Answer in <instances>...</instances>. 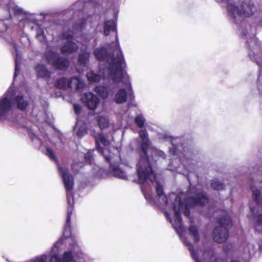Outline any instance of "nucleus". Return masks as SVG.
<instances>
[{"instance_id": "nucleus-1", "label": "nucleus", "mask_w": 262, "mask_h": 262, "mask_svg": "<svg viewBox=\"0 0 262 262\" xmlns=\"http://www.w3.org/2000/svg\"><path fill=\"white\" fill-rule=\"evenodd\" d=\"M215 1L221 2L222 6L226 8L228 19L241 31V37L245 40L250 60H256V56L262 55V42L256 37L257 32L262 30V7L250 21L243 17H250L255 12L256 7L252 0L242 1L239 7L233 0Z\"/></svg>"}, {"instance_id": "nucleus-2", "label": "nucleus", "mask_w": 262, "mask_h": 262, "mask_svg": "<svg viewBox=\"0 0 262 262\" xmlns=\"http://www.w3.org/2000/svg\"><path fill=\"white\" fill-rule=\"evenodd\" d=\"M117 21L114 19H107L104 21L103 33L105 36L110 34V31L117 33ZM116 43L112 51L105 46L97 47L93 51V54L97 60L105 61L106 65L103 66L99 64V71L104 75L106 71L109 76L114 80H119L123 74H126V63L120 46L117 34L116 35Z\"/></svg>"}, {"instance_id": "nucleus-3", "label": "nucleus", "mask_w": 262, "mask_h": 262, "mask_svg": "<svg viewBox=\"0 0 262 262\" xmlns=\"http://www.w3.org/2000/svg\"><path fill=\"white\" fill-rule=\"evenodd\" d=\"M165 138L171 143L170 153L179 157L184 168L189 171L194 170L202 155L199 149L194 146L191 135L188 134L180 137L165 136Z\"/></svg>"}, {"instance_id": "nucleus-4", "label": "nucleus", "mask_w": 262, "mask_h": 262, "mask_svg": "<svg viewBox=\"0 0 262 262\" xmlns=\"http://www.w3.org/2000/svg\"><path fill=\"white\" fill-rule=\"evenodd\" d=\"M134 123L140 128L138 131L141 141L138 144V151L140 157L137 164V170L140 181L145 182L147 179H154L155 174L151 166V161L148 154L151 144L147 130L145 128L146 119L142 114L137 115L134 118Z\"/></svg>"}, {"instance_id": "nucleus-5", "label": "nucleus", "mask_w": 262, "mask_h": 262, "mask_svg": "<svg viewBox=\"0 0 262 262\" xmlns=\"http://www.w3.org/2000/svg\"><path fill=\"white\" fill-rule=\"evenodd\" d=\"M95 140L96 150L103 156L105 161L109 164L108 171L110 173L118 179L123 180H127L128 178L127 175L124 169L120 166V157H112L110 155H106L104 154V149L100 145V143L104 146L108 145L110 142L106 137L102 133H98L95 137Z\"/></svg>"}, {"instance_id": "nucleus-6", "label": "nucleus", "mask_w": 262, "mask_h": 262, "mask_svg": "<svg viewBox=\"0 0 262 262\" xmlns=\"http://www.w3.org/2000/svg\"><path fill=\"white\" fill-rule=\"evenodd\" d=\"M107 78L110 80L103 84H99L94 88L95 92L102 99H105L108 98L110 95H113L115 90L119 87V84L122 82L126 85L129 89V99L130 101L134 100L135 96L132 88V84L129 80V76L126 74H123L121 79L119 80H114L112 77L108 76L107 73Z\"/></svg>"}, {"instance_id": "nucleus-7", "label": "nucleus", "mask_w": 262, "mask_h": 262, "mask_svg": "<svg viewBox=\"0 0 262 262\" xmlns=\"http://www.w3.org/2000/svg\"><path fill=\"white\" fill-rule=\"evenodd\" d=\"M59 173L62 177L65 189L67 191V199L68 204L67 209V217L64 225L63 235L68 237L71 235L70 217L72 213L73 206L74 204L73 188L74 186L73 178L69 173V170L66 167H59Z\"/></svg>"}, {"instance_id": "nucleus-8", "label": "nucleus", "mask_w": 262, "mask_h": 262, "mask_svg": "<svg viewBox=\"0 0 262 262\" xmlns=\"http://www.w3.org/2000/svg\"><path fill=\"white\" fill-rule=\"evenodd\" d=\"M218 225L212 231V239L217 243H223L229 237V230L232 227L231 217L227 214L220 215L216 221Z\"/></svg>"}, {"instance_id": "nucleus-9", "label": "nucleus", "mask_w": 262, "mask_h": 262, "mask_svg": "<svg viewBox=\"0 0 262 262\" xmlns=\"http://www.w3.org/2000/svg\"><path fill=\"white\" fill-rule=\"evenodd\" d=\"M172 209L174 211V220L173 223L172 224L173 228L178 233L183 243L187 247L192 259L195 261V262H202L199 258L198 251L194 249L193 245L190 242L188 241L184 235L185 228L182 224V218L180 209L178 207H177L176 209L172 207Z\"/></svg>"}, {"instance_id": "nucleus-10", "label": "nucleus", "mask_w": 262, "mask_h": 262, "mask_svg": "<svg viewBox=\"0 0 262 262\" xmlns=\"http://www.w3.org/2000/svg\"><path fill=\"white\" fill-rule=\"evenodd\" d=\"M188 193L191 195L185 197V202L188 206H206L209 201V198L206 191L202 189H198L194 186H190L188 189Z\"/></svg>"}, {"instance_id": "nucleus-11", "label": "nucleus", "mask_w": 262, "mask_h": 262, "mask_svg": "<svg viewBox=\"0 0 262 262\" xmlns=\"http://www.w3.org/2000/svg\"><path fill=\"white\" fill-rule=\"evenodd\" d=\"M14 93L12 88L0 98V120H5L8 118L14 105Z\"/></svg>"}, {"instance_id": "nucleus-12", "label": "nucleus", "mask_w": 262, "mask_h": 262, "mask_svg": "<svg viewBox=\"0 0 262 262\" xmlns=\"http://www.w3.org/2000/svg\"><path fill=\"white\" fill-rule=\"evenodd\" d=\"M184 192L181 191L178 194L171 192L169 196V199H173L172 207L174 209L178 207L180 211L184 210L183 213L185 216L188 217L190 214V209L194 207V206H188L185 202V199L183 198Z\"/></svg>"}, {"instance_id": "nucleus-13", "label": "nucleus", "mask_w": 262, "mask_h": 262, "mask_svg": "<svg viewBox=\"0 0 262 262\" xmlns=\"http://www.w3.org/2000/svg\"><path fill=\"white\" fill-rule=\"evenodd\" d=\"M47 61L55 68L62 70L69 65L68 61L64 58L59 57L58 54L53 52H49L46 54Z\"/></svg>"}, {"instance_id": "nucleus-14", "label": "nucleus", "mask_w": 262, "mask_h": 262, "mask_svg": "<svg viewBox=\"0 0 262 262\" xmlns=\"http://www.w3.org/2000/svg\"><path fill=\"white\" fill-rule=\"evenodd\" d=\"M56 87L59 89L74 88L76 90L81 88L82 84L79 78L75 77L69 80L66 78L58 79L55 83Z\"/></svg>"}, {"instance_id": "nucleus-15", "label": "nucleus", "mask_w": 262, "mask_h": 262, "mask_svg": "<svg viewBox=\"0 0 262 262\" xmlns=\"http://www.w3.org/2000/svg\"><path fill=\"white\" fill-rule=\"evenodd\" d=\"M63 37L66 42L61 49L62 53H70L77 50L78 46L76 43L72 41L73 38L71 34L66 33L63 34Z\"/></svg>"}, {"instance_id": "nucleus-16", "label": "nucleus", "mask_w": 262, "mask_h": 262, "mask_svg": "<svg viewBox=\"0 0 262 262\" xmlns=\"http://www.w3.org/2000/svg\"><path fill=\"white\" fill-rule=\"evenodd\" d=\"M99 102V99L94 94L83 93V104H84L90 110H95Z\"/></svg>"}, {"instance_id": "nucleus-17", "label": "nucleus", "mask_w": 262, "mask_h": 262, "mask_svg": "<svg viewBox=\"0 0 262 262\" xmlns=\"http://www.w3.org/2000/svg\"><path fill=\"white\" fill-rule=\"evenodd\" d=\"M74 255H76L75 251L68 250L64 252L61 258L57 254H51L50 256L51 262H75Z\"/></svg>"}, {"instance_id": "nucleus-18", "label": "nucleus", "mask_w": 262, "mask_h": 262, "mask_svg": "<svg viewBox=\"0 0 262 262\" xmlns=\"http://www.w3.org/2000/svg\"><path fill=\"white\" fill-rule=\"evenodd\" d=\"M127 88V92L125 88H120L118 90L115 95L114 101L118 104H122L126 102L129 97V89Z\"/></svg>"}, {"instance_id": "nucleus-19", "label": "nucleus", "mask_w": 262, "mask_h": 262, "mask_svg": "<svg viewBox=\"0 0 262 262\" xmlns=\"http://www.w3.org/2000/svg\"><path fill=\"white\" fill-rule=\"evenodd\" d=\"M13 102L14 104L16 105L17 108L22 111H26L29 105L28 100L21 94L14 96Z\"/></svg>"}, {"instance_id": "nucleus-20", "label": "nucleus", "mask_w": 262, "mask_h": 262, "mask_svg": "<svg viewBox=\"0 0 262 262\" xmlns=\"http://www.w3.org/2000/svg\"><path fill=\"white\" fill-rule=\"evenodd\" d=\"M107 71L104 75H102L98 71V73H95L93 71H90L86 73V76L90 83L99 82L102 78H107Z\"/></svg>"}, {"instance_id": "nucleus-21", "label": "nucleus", "mask_w": 262, "mask_h": 262, "mask_svg": "<svg viewBox=\"0 0 262 262\" xmlns=\"http://www.w3.org/2000/svg\"><path fill=\"white\" fill-rule=\"evenodd\" d=\"M153 171H154L153 170ZM137 176H138V183L140 184H141V189L142 190V192L144 196V198L145 199L147 200V201H153V198L152 196L151 195H150V194L147 193L145 190V188H144V187L143 186V184L144 183H145L146 182H147L148 181H149L150 182H153L154 181H155L156 180V174H155V172H154V173L155 174V177H154V179H147L145 182H143V183H141L140 181V180H139V176H138V170L137 169Z\"/></svg>"}, {"instance_id": "nucleus-22", "label": "nucleus", "mask_w": 262, "mask_h": 262, "mask_svg": "<svg viewBox=\"0 0 262 262\" xmlns=\"http://www.w3.org/2000/svg\"><path fill=\"white\" fill-rule=\"evenodd\" d=\"M35 70L39 77L48 78L50 76V72L44 65L38 64L35 67Z\"/></svg>"}, {"instance_id": "nucleus-23", "label": "nucleus", "mask_w": 262, "mask_h": 262, "mask_svg": "<svg viewBox=\"0 0 262 262\" xmlns=\"http://www.w3.org/2000/svg\"><path fill=\"white\" fill-rule=\"evenodd\" d=\"M210 187L214 190L221 191L225 189V184L218 179H213L210 181Z\"/></svg>"}, {"instance_id": "nucleus-24", "label": "nucleus", "mask_w": 262, "mask_h": 262, "mask_svg": "<svg viewBox=\"0 0 262 262\" xmlns=\"http://www.w3.org/2000/svg\"><path fill=\"white\" fill-rule=\"evenodd\" d=\"M14 48L15 49V51L16 52L15 56V72L14 74V79L15 78L16 76L19 73L20 70V66L21 62V57L20 55L18 52L17 49L14 46Z\"/></svg>"}, {"instance_id": "nucleus-25", "label": "nucleus", "mask_w": 262, "mask_h": 262, "mask_svg": "<svg viewBox=\"0 0 262 262\" xmlns=\"http://www.w3.org/2000/svg\"><path fill=\"white\" fill-rule=\"evenodd\" d=\"M156 191L159 198L162 196H164V203L165 204H168V199L164 195V189L162 185L159 182H157L156 184Z\"/></svg>"}, {"instance_id": "nucleus-26", "label": "nucleus", "mask_w": 262, "mask_h": 262, "mask_svg": "<svg viewBox=\"0 0 262 262\" xmlns=\"http://www.w3.org/2000/svg\"><path fill=\"white\" fill-rule=\"evenodd\" d=\"M252 198L256 204L262 206V194L259 190L252 189Z\"/></svg>"}, {"instance_id": "nucleus-27", "label": "nucleus", "mask_w": 262, "mask_h": 262, "mask_svg": "<svg viewBox=\"0 0 262 262\" xmlns=\"http://www.w3.org/2000/svg\"><path fill=\"white\" fill-rule=\"evenodd\" d=\"M188 230L190 235L193 236L194 241L196 243L198 242L200 237L198 227L195 225H191Z\"/></svg>"}, {"instance_id": "nucleus-28", "label": "nucleus", "mask_w": 262, "mask_h": 262, "mask_svg": "<svg viewBox=\"0 0 262 262\" xmlns=\"http://www.w3.org/2000/svg\"><path fill=\"white\" fill-rule=\"evenodd\" d=\"M97 123L101 129L106 128L109 126L108 120L103 116H99L97 119Z\"/></svg>"}, {"instance_id": "nucleus-29", "label": "nucleus", "mask_w": 262, "mask_h": 262, "mask_svg": "<svg viewBox=\"0 0 262 262\" xmlns=\"http://www.w3.org/2000/svg\"><path fill=\"white\" fill-rule=\"evenodd\" d=\"M82 120L80 118H77L75 126H74L73 130L76 135L81 138L82 137Z\"/></svg>"}, {"instance_id": "nucleus-30", "label": "nucleus", "mask_w": 262, "mask_h": 262, "mask_svg": "<svg viewBox=\"0 0 262 262\" xmlns=\"http://www.w3.org/2000/svg\"><path fill=\"white\" fill-rule=\"evenodd\" d=\"M94 149L89 150L83 156L84 162L85 163L92 165L94 162L93 152Z\"/></svg>"}, {"instance_id": "nucleus-31", "label": "nucleus", "mask_w": 262, "mask_h": 262, "mask_svg": "<svg viewBox=\"0 0 262 262\" xmlns=\"http://www.w3.org/2000/svg\"><path fill=\"white\" fill-rule=\"evenodd\" d=\"M36 37L40 42H45L46 38L44 35L43 31L40 29L38 28L36 31Z\"/></svg>"}, {"instance_id": "nucleus-32", "label": "nucleus", "mask_w": 262, "mask_h": 262, "mask_svg": "<svg viewBox=\"0 0 262 262\" xmlns=\"http://www.w3.org/2000/svg\"><path fill=\"white\" fill-rule=\"evenodd\" d=\"M46 155L48 156L52 160L56 161V157L53 150L50 148H47L46 150Z\"/></svg>"}, {"instance_id": "nucleus-33", "label": "nucleus", "mask_w": 262, "mask_h": 262, "mask_svg": "<svg viewBox=\"0 0 262 262\" xmlns=\"http://www.w3.org/2000/svg\"><path fill=\"white\" fill-rule=\"evenodd\" d=\"M90 57V53L83 49V67L85 66Z\"/></svg>"}, {"instance_id": "nucleus-34", "label": "nucleus", "mask_w": 262, "mask_h": 262, "mask_svg": "<svg viewBox=\"0 0 262 262\" xmlns=\"http://www.w3.org/2000/svg\"><path fill=\"white\" fill-rule=\"evenodd\" d=\"M153 155H154L156 157L161 158L162 159H165L166 156L165 154L163 151L158 149H156L153 150Z\"/></svg>"}, {"instance_id": "nucleus-35", "label": "nucleus", "mask_w": 262, "mask_h": 262, "mask_svg": "<svg viewBox=\"0 0 262 262\" xmlns=\"http://www.w3.org/2000/svg\"><path fill=\"white\" fill-rule=\"evenodd\" d=\"M10 12H12L15 14H20L22 13V10L18 8L17 6H11L8 8Z\"/></svg>"}, {"instance_id": "nucleus-36", "label": "nucleus", "mask_w": 262, "mask_h": 262, "mask_svg": "<svg viewBox=\"0 0 262 262\" xmlns=\"http://www.w3.org/2000/svg\"><path fill=\"white\" fill-rule=\"evenodd\" d=\"M83 262H94V259L89 254L83 252Z\"/></svg>"}, {"instance_id": "nucleus-37", "label": "nucleus", "mask_w": 262, "mask_h": 262, "mask_svg": "<svg viewBox=\"0 0 262 262\" xmlns=\"http://www.w3.org/2000/svg\"><path fill=\"white\" fill-rule=\"evenodd\" d=\"M73 106H74V110L75 113L76 114H77V115L78 116L80 114V111H81L80 106L79 105L74 104L73 105Z\"/></svg>"}, {"instance_id": "nucleus-38", "label": "nucleus", "mask_w": 262, "mask_h": 262, "mask_svg": "<svg viewBox=\"0 0 262 262\" xmlns=\"http://www.w3.org/2000/svg\"><path fill=\"white\" fill-rule=\"evenodd\" d=\"M165 217H166V219H167V220H168V221H169V222L171 224H172V220H171V217H170V213H168V212L166 211V212H165Z\"/></svg>"}, {"instance_id": "nucleus-39", "label": "nucleus", "mask_w": 262, "mask_h": 262, "mask_svg": "<svg viewBox=\"0 0 262 262\" xmlns=\"http://www.w3.org/2000/svg\"><path fill=\"white\" fill-rule=\"evenodd\" d=\"M84 2H93L95 4H97L98 2V0H83V3Z\"/></svg>"}, {"instance_id": "nucleus-40", "label": "nucleus", "mask_w": 262, "mask_h": 262, "mask_svg": "<svg viewBox=\"0 0 262 262\" xmlns=\"http://www.w3.org/2000/svg\"><path fill=\"white\" fill-rule=\"evenodd\" d=\"M213 262H223V260L221 258H217L214 259Z\"/></svg>"}, {"instance_id": "nucleus-41", "label": "nucleus", "mask_w": 262, "mask_h": 262, "mask_svg": "<svg viewBox=\"0 0 262 262\" xmlns=\"http://www.w3.org/2000/svg\"><path fill=\"white\" fill-rule=\"evenodd\" d=\"M1 25H3V22L2 21H0V26ZM5 31V30L4 29H2L1 28H0V36L3 34V33L4 32V31Z\"/></svg>"}, {"instance_id": "nucleus-42", "label": "nucleus", "mask_w": 262, "mask_h": 262, "mask_svg": "<svg viewBox=\"0 0 262 262\" xmlns=\"http://www.w3.org/2000/svg\"><path fill=\"white\" fill-rule=\"evenodd\" d=\"M223 250H224V251H225L226 252H228V250L227 246H223Z\"/></svg>"}, {"instance_id": "nucleus-43", "label": "nucleus", "mask_w": 262, "mask_h": 262, "mask_svg": "<svg viewBox=\"0 0 262 262\" xmlns=\"http://www.w3.org/2000/svg\"><path fill=\"white\" fill-rule=\"evenodd\" d=\"M83 136L86 133V129L84 127V125H83Z\"/></svg>"}, {"instance_id": "nucleus-44", "label": "nucleus", "mask_w": 262, "mask_h": 262, "mask_svg": "<svg viewBox=\"0 0 262 262\" xmlns=\"http://www.w3.org/2000/svg\"><path fill=\"white\" fill-rule=\"evenodd\" d=\"M85 21H86V20L83 17V21H82V23H83V28H84V27L85 26Z\"/></svg>"}, {"instance_id": "nucleus-45", "label": "nucleus", "mask_w": 262, "mask_h": 262, "mask_svg": "<svg viewBox=\"0 0 262 262\" xmlns=\"http://www.w3.org/2000/svg\"><path fill=\"white\" fill-rule=\"evenodd\" d=\"M82 85H83V89L84 88V87L85 86V83H84V81L83 80V84H82Z\"/></svg>"}]
</instances>
